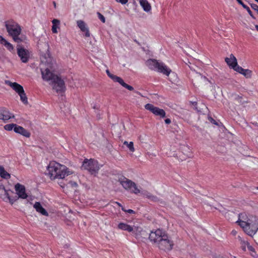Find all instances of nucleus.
I'll list each match as a JSON object with an SVG mask.
<instances>
[{
    "mask_svg": "<svg viewBox=\"0 0 258 258\" xmlns=\"http://www.w3.org/2000/svg\"><path fill=\"white\" fill-rule=\"evenodd\" d=\"M135 42L139 43L136 40H135Z\"/></svg>",
    "mask_w": 258,
    "mask_h": 258,
    "instance_id": "obj_56",
    "label": "nucleus"
},
{
    "mask_svg": "<svg viewBox=\"0 0 258 258\" xmlns=\"http://www.w3.org/2000/svg\"><path fill=\"white\" fill-rule=\"evenodd\" d=\"M242 75L246 79H250L252 76V71L249 69H244L241 67H237L236 71Z\"/></svg>",
    "mask_w": 258,
    "mask_h": 258,
    "instance_id": "obj_18",
    "label": "nucleus"
},
{
    "mask_svg": "<svg viewBox=\"0 0 258 258\" xmlns=\"http://www.w3.org/2000/svg\"><path fill=\"white\" fill-rule=\"evenodd\" d=\"M190 103L192 104L194 106H196L197 105V102H190Z\"/></svg>",
    "mask_w": 258,
    "mask_h": 258,
    "instance_id": "obj_48",
    "label": "nucleus"
},
{
    "mask_svg": "<svg viewBox=\"0 0 258 258\" xmlns=\"http://www.w3.org/2000/svg\"><path fill=\"white\" fill-rule=\"evenodd\" d=\"M14 41L18 43H20L21 42H24L26 41V37L25 36H20V35H16V36L12 37Z\"/></svg>",
    "mask_w": 258,
    "mask_h": 258,
    "instance_id": "obj_32",
    "label": "nucleus"
},
{
    "mask_svg": "<svg viewBox=\"0 0 258 258\" xmlns=\"http://www.w3.org/2000/svg\"><path fill=\"white\" fill-rule=\"evenodd\" d=\"M5 83L11 87L18 94H20L21 92H23L22 91L24 90L23 86L16 82H12L9 80H6Z\"/></svg>",
    "mask_w": 258,
    "mask_h": 258,
    "instance_id": "obj_16",
    "label": "nucleus"
},
{
    "mask_svg": "<svg viewBox=\"0 0 258 258\" xmlns=\"http://www.w3.org/2000/svg\"><path fill=\"white\" fill-rule=\"evenodd\" d=\"M2 185V184L0 183V185Z\"/></svg>",
    "mask_w": 258,
    "mask_h": 258,
    "instance_id": "obj_60",
    "label": "nucleus"
},
{
    "mask_svg": "<svg viewBox=\"0 0 258 258\" xmlns=\"http://www.w3.org/2000/svg\"><path fill=\"white\" fill-rule=\"evenodd\" d=\"M255 28L256 29V30L258 31V25H255Z\"/></svg>",
    "mask_w": 258,
    "mask_h": 258,
    "instance_id": "obj_50",
    "label": "nucleus"
},
{
    "mask_svg": "<svg viewBox=\"0 0 258 258\" xmlns=\"http://www.w3.org/2000/svg\"><path fill=\"white\" fill-rule=\"evenodd\" d=\"M74 173V171L73 170L70 169L68 168H66V176L72 175Z\"/></svg>",
    "mask_w": 258,
    "mask_h": 258,
    "instance_id": "obj_39",
    "label": "nucleus"
},
{
    "mask_svg": "<svg viewBox=\"0 0 258 258\" xmlns=\"http://www.w3.org/2000/svg\"><path fill=\"white\" fill-rule=\"evenodd\" d=\"M82 169L87 170L91 174L96 176L100 169L98 162L93 159H85L81 167Z\"/></svg>",
    "mask_w": 258,
    "mask_h": 258,
    "instance_id": "obj_4",
    "label": "nucleus"
},
{
    "mask_svg": "<svg viewBox=\"0 0 258 258\" xmlns=\"http://www.w3.org/2000/svg\"><path fill=\"white\" fill-rule=\"evenodd\" d=\"M257 189H258V187H257Z\"/></svg>",
    "mask_w": 258,
    "mask_h": 258,
    "instance_id": "obj_61",
    "label": "nucleus"
},
{
    "mask_svg": "<svg viewBox=\"0 0 258 258\" xmlns=\"http://www.w3.org/2000/svg\"><path fill=\"white\" fill-rule=\"evenodd\" d=\"M231 102L236 105L239 106L244 104L246 101L243 100V97L242 95H239L237 94H232L231 95Z\"/></svg>",
    "mask_w": 258,
    "mask_h": 258,
    "instance_id": "obj_15",
    "label": "nucleus"
},
{
    "mask_svg": "<svg viewBox=\"0 0 258 258\" xmlns=\"http://www.w3.org/2000/svg\"><path fill=\"white\" fill-rule=\"evenodd\" d=\"M17 54L20 57L21 60L23 63H26L28 61L30 53L28 50L24 49L20 44L17 46Z\"/></svg>",
    "mask_w": 258,
    "mask_h": 258,
    "instance_id": "obj_11",
    "label": "nucleus"
},
{
    "mask_svg": "<svg viewBox=\"0 0 258 258\" xmlns=\"http://www.w3.org/2000/svg\"><path fill=\"white\" fill-rule=\"evenodd\" d=\"M14 131L15 133L20 134L27 138H29L30 136V133L27 130H25L22 126L17 124L14 128Z\"/></svg>",
    "mask_w": 258,
    "mask_h": 258,
    "instance_id": "obj_19",
    "label": "nucleus"
},
{
    "mask_svg": "<svg viewBox=\"0 0 258 258\" xmlns=\"http://www.w3.org/2000/svg\"><path fill=\"white\" fill-rule=\"evenodd\" d=\"M251 8L256 11L258 13V6H257L256 4H251Z\"/></svg>",
    "mask_w": 258,
    "mask_h": 258,
    "instance_id": "obj_41",
    "label": "nucleus"
},
{
    "mask_svg": "<svg viewBox=\"0 0 258 258\" xmlns=\"http://www.w3.org/2000/svg\"><path fill=\"white\" fill-rule=\"evenodd\" d=\"M14 117V116L12 115L10 112L5 109H2L0 110V119L5 121L9 120L11 118Z\"/></svg>",
    "mask_w": 258,
    "mask_h": 258,
    "instance_id": "obj_20",
    "label": "nucleus"
},
{
    "mask_svg": "<svg viewBox=\"0 0 258 258\" xmlns=\"http://www.w3.org/2000/svg\"><path fill=\"white\" fill-rule=\"evenodd\" d=\"M254 1L258 3V0H254Z\"/></svg>",
    "mask_w": 258,
    "mask_h": 258,
    "instance_id": "obj_57",
    "label": "nucleus"
},
{
    "mask_svg": "<svg viewBox=\"0 0 258 258\" xmlns=\"http://www.w3.org/2000/svg\"><path fill=\"white\" fill-rule=\"evenodd\" d=\"M165 122L166 123V124H170L171 123V120L169 119V118H166L165 120Z\"/></svg>",
    "mask_w": 258,
    "mask_h": 258,
    "instance_id": "obj_45",
    "label": "nucleus"
},
{
    "mask_svg": "<svg viewBox=\"0 0 258 258\" xmlns=\"http://www.w3.org/2000/svg\"><path fill=\"white\" fill-rule=\"evenodd\" d=\"M247 234L252 236L258 230V217L250 216L247 219Z\"/></svg>",
    "mask_w": 258,
    "mask_h": 258,
    "instance_id": "obj_8",
    "label": "nucleus"
},
{
    "mask_svg": "<svg viewBox=\"0 0 258 258\" xmlns=\"http://www.w3.org/2000/svg\"><path fill=\"white\" fill-rule=\"evenodd\" d=\"M237 2L238 3V4H239L240 5H241L242 6V7L245 9L247 11V12L248 13V14L250 15V16L253 19H254V16H253L252 15V12L251 11V10H250L249 8L248 7H247L246 5H245L242 2L241 0H236Z\"/></svg>",
    "mask_w": 258,
    "mask_h": 258,
    "instance_id": "obj_34",
    "label": "nucleus"
},
{
    "mask_svg": "<svg viewBox=\"0 0 258 258\" xmlns=\"http://www.w3.org/2000/svg\"><path fill=\"white\" fill-rule=\"evenodd\" d=\"M149 239L157 247L165 251L172 250L174 245L173 241L167 232L161 229L151 231Z\"/></svg>",
    "mask_w": 258,
    "mask_h": 258,
    "instance_id": "obj_2",
    "label": "nucleus"
},
{
    "mask_svg": "<svg viewBox=\"0 0 258 258\" xmlns=\"http://www.w3.org/2000/svg\"><path fill=\"white\" fill-rule=\"evenodd\" d=\"M41 61L43 64H47L48 66V67L45 69H41L42 79L49 82L52 90L62 100L64 93V83L60 77L53 73L49 70L48 68H51L52 64V58L49 53H46L41 56Z\"/></svg>",
    "mask_w": 258,
    "mask_h": 258,
    "instance_id": "obj_1",
    "label": "nucleus"
},
{
    "mask_svg": "<svg viewBox=\"0 0 258 258\" xmlns=\"http://www.w3.org/2000/svg\"><path fill=\"white\" fill-rule=\"evenodd\" d=\"M182 151H184L183 154L185 155V157H181V159L182 160H186V158H190L191 157V153L189 148L185 146H183L181 148Z\"/></svg>",
    "mask_w": 258,
    "mask_h": 258,
    "instance_id": "obj_24",
    "label": "nucleus"
},
{
    "mask_svg": "<svg viewBox=\"0 0 258 258\" xmlns=\"http://www.w3.org/2000/svg\"><path fill=\"white\" fill-rule=\"evenodd\" d=\"M140 4L144 10L146 12H149L151 10V6L147 0H140Z\"/></svg>",
    "mask_w": 258,
    "mask_h": 258,
    "instance_id": "obj_23",
    "label": "nucleus"
},
{
    "mask_svg": "<svg viewBox=\"0 0 258 258\" xmlns=\"http://www.w3.org/2000/svg\"><path fill=\"white\" fill-rule=\"evenodd\" d=\"M5 26L9 35L12 37L16 35H20L21 33V26L13 20L5 22Z\"/></svg>",
    "mask_w": 258,
    "mask_h": 258,
    "instance_id": "obj_6",
    "label": "nucleus"
},
{
    "mask_svg": "<svg viewBox=\"0 0 258 258\" xmlns=\"http://www.w3.org/2000/svg\"><path fill=\"white\" fill-rule=\"evenodd\" d=\"M143 195L147 198H148L149 200L154 201V202H158L159 201V198L155 196L152 195L151 193L145 191L144 193H143Z\"/></svg>",
    "mask_w": 258,
    "mask_h": 258,
    "instance_id": "obj_27",
    "label": "nucleus"
},
{
    "mask_svg": "<svg viewBox=\"0 0 258 258\" xmlns=\"http://www.w3.org/2000/svg\"><path fill=\"white\" fill-rule=\"evenodd\" d=\"M145 108L146 109L151 111L155 115L159 116L162 118H164L166 116L165 111L163 109L154 106L152 104L148 103L146 104Z\"/></svg>",
    "mask_w": 258,
    "mask_h": 258,
    "instance_id": "obj_10",
    "label": "nucleus"
},
{
    "mask_svg": "<svg viewBox=\"0 0 258 258\" xmlns=\"http://www.w3.org/2000/svg\"><path fill=\"white\" fill-rule=\"evenodd\" d=\"M236 223H238V225L243 229L244 231L247 233V220L246 221L238 220Z\"/></svg>",
    "mask_w": 258,
    "mask_h": 258,
    "instance_id": "obj_31",
    "label": "nucleus"
},
{
    "mask_svg": "<svg viewBox=\"0 0 258 258\" xmlns=\"http://www.w3.org/2000/svg\"><path fill=\"white\" fill-rule=\"evenodd\" d=\"M146 65L151 70H156L158 72L169 76L171 70L168 68L163 63L159 62L155 59H149L146 61Z\"/></svg>",
    "mask_w": 258,
    "mask_h": 258,
    "instance_id": "obj_5",
    "label": "nucleus"
},
{
    "mask_svg": "<svg viewBox=\"0 0 258 258\" xmlns=\"http://www.w3.org/2000/svg\"><path fill=\"white\" fill-rule=\"evenodd\" d=\"M0 175L2 178L7 179L11 177L10 174L5 170L3 167L0 168Z\"/></svg>",
    "mask_w": 258,
    "mask_h": 258,
    "instance_id": "obj_29",
    "label": "nucleus"
},
{
    "mask_svg": "<svg viewBox=\"0 0 258 258\" xmlns=\"http://www.w3.org/2000/svg\"><path fill=\"white\" fill-rule=\"evenodd\" d=\"M69 184H70L72 188H73L75 190H77L78 187V184L76 181H70L69 182Z\"/></svg>",
    "mask_w": 258,
    "mask_h": 258,
    "instance_id": "obj_38",
    "label": "nucleus"
},
{
    "mask_svg": "<svg viewBox=\"0 0 258 258\" xmlns=\"http://www.w3.org/2000/svg\"><path fill=\"white\" fill-rule=\"evenodd\" d=\"M121 209L122 211L126 212V210H125L124 208L122 206L121 207Z\"/></svg>",
    "mask_w": 258,
    "mask_h": 258,
    "instance_id": "obj_51",
    "label": "nucleus"
},
{
    "mask_svg": "<svg viewBox=\"0 0 258 258\" xmlns=\"http://www.w3.org/2000/svg\"><path fill=\"white\" fill-rule=\"evenodd\" d=\"M3 37L2 36L0 35V41H1V40L3 39Z\"/></svg>",
    "mask_w": 258,
    "mask_h": 258,
    "instance_id": "obj_52",
    "label": "nucleus"
},
{
    "mask_svg": "<svg viewBox=\"0 0 258 258\" xmlns=\"http://www.w3.org/2000/svg\"><path fill=\"white\" fill-rule=\"evenodd\" d=\"M123 144L126 146V147L128 148L131 152H135V149L134 147V143L133 142H130V143H128L127 141H124L123 142Z\"/></svg>",
    "mask_w": 258,
    "mask_h": 258,
    "instance_id": "obj_36",
    "label": "nucleus"
},
{
    "mask_svg": "<svg viewBox=\"0 0 258 258\" xmlns=\"http://www.w3.org/2000/svg\"><path fill=\"white\" fill-rule=\"evenodd\" d=\"M116 204L119 206V207H122V205L118 202H116Z\"/></svg>",
    "mask_w": 258,
    "mask_h": 258,
    "instance_id": "obj_49",
    "label": "nucleus"
},
{
    "mask_svg": "<svg viewBox=\"0 0 258 258\" xmlns=\"http://www.w3.org/2000/svg\"><path fill=\"white\" fill-rule=\"evenodd\" d=\"M53 4H54V7H55V6H56L55 3V2H53Z\"/></svg>",
    "mask_w": 258,
    "mask_h": 258,
    "instance_id": "obj_55",
    "label": "nucleus"
},
{
    "mask_svg": "<svg viewBox=\"0 0 258 258\" xmlns=\"http://www.w3.org/2000/svg\"><path fill=\"white\" fill-rule=\"evenodd\" d=\"M15 126H16V124H14V123L8 124H6L4 126V128L7 131H12V130H14Z\"/></svg>",
    "mask_w": 258,
    "mask_h": 258,
    "instance_id": "obj_37",
    "label": "nucleus"
},
{
    "mask_svg": "<svg viewBox=\"0 0 258 258\" xmlns=\"http://www.w3.org/2000/svg\"><path fill=\"white\" fill-rule=\"evenodd\" d=\"M74 177H75L76 178H78V176H76V175H74Z\"/></svg>",
    "mask_w": 258,
    "mask_h": 258,
    "instance_id": "obj_54",
    "label": "nucleus"
},
{
    "mask_svg": "<svg viewBox=\"0 0 258 258\" xmlns=\"http://www.w3.org/2000/svg\"><path fill=\"white\" fill-rule=\"evenodd\" d=\"M126 212L130 213V214L135 213V212L133 210H131V209L126 210Z\"/></svg>",
    "mask_w": 258,
    "mask_h": 258,
    "instance_id": "obj_47",
    "label": "nucleus"
},
{
    "mask_svg": "<svg viewBox=\"0 0 258 258\" xmlns=\"http://www.w3.org/2000/svg\"><path fill=\"white\" fill-rule=\"evenodd\" d=\"M196 110H198V111H200L199 110H198V109L197 108V107H195V108Z\"/></svg>",
    "mask_w": 258,
    "mask_h": 258,
    "instance_id": "obj_53",
    "label": "nucleus"
},
{
    "mask_svg": "<svg viewBox=\"0 0 258 258\" xmlns=\"http://www.w3.org/2000/svg\"><path fill=\"white\" fill-rule=\"evenodd\" d=\"M237 233V232L236 230H233L232 231H231V234L232 235H233V236H235Z\"/></svg>",
    "mask_w": 258,
    "mask_h": 258,
    "instance_id": "obj_46",
    "label": "nucleus"
},
{
    "mask_svg": "<svg viewBox=\"0 0 258 258\" xmlns=\"http://www.w3.org/2000/svg\"><path fill=\"white\" fill-rule=\"evenodd\" d=\"M97 15L99 18V19L103 22V23H105V19L104 18V17L99 12H97Z\"/></svg>",
    "mask_w": 258,
    "mask_h": 258,
    "instance_id": "obj_40",
    "label": "nucleus"
},
{
    "mask_svg": "<svg viewBox=\"0 0 258 258\" xmlns=\"http://www.w3.org/2000/svg\"><path fill=\"white\" fill-rule=\"evenodd\" d=\"M0 42L2 44L4 45L6 47H7V48L10 51L13 50L14 47L12 44L8 42L4 38H3Z\"/></svg>",
    "mask_w": 258,
    "mask_h": 258,
    "instance_id": "obj_28",
    "label": "nucleus"
},
{
    "mask_svg": "<svg viewBox=\"0 0 258 258\" xmlns=\"http://www.w3.org/2000/svg\"><path fill=\"white\" fill-rule=\"evenodd\" d=\"M116 2L121 3V4H125L127 3L128 0H115Z\"/></svg>",
    "mask_w": 258,
    "mask_h": 258,
    "instance_id": "obj_42",
    "label": "nucleus"
},
{
    "mask_svg": "<svg viewBox=\"0 0 258 258\" xmlns=\"http://www.w3.org/2000/svg\"><path fill=\"white\" fill-rule=\"evenodd\" d=\"M22 92H21L20 94H18L20 97V99L22 101V102L25 104H27L28 103V99L26 95V93H25L24 90L22 91Z\"/></svg>",
    "mask_w": 258,
    "mask_h": 258,
    "instance_id": "obj_33",
    "label": "nucleus"
},
{
    "mask_svg": "<svg viewBox=\"0 0 258 258\" xmlns=\"http://www.w3.org/2000/svg\"><path fill=\"white\" fill-rule=\"evenodd\" d=\"M132 228L133 230H131L132 234L136 238H139L142 234L143 229L140 227L135 226H133Z\"/></svg>",
    "mask_w": 258,
    "mask_h": 258,
    "instance_id": "obj_22",
    "label": "nucleus"
},
{
    "mask_svg": "<svg viewBox=\"0 0 258 258\" xmlns=\"http://www.w3.org/2000/svg\"><path fill=\"white\" fill-rule=\"evenodd\" d=\"M33 207L38 213H40L41 215L46 216H48V213L45 209L42 207L40 202H35L33 205Z\"/></svg>",
    "mask_w": 258,
    "mask_h": 258,
    "instance_id": "obj_21",
    "label": "nucleus"
},
{
    "mask_svg": "<svg viewBox=\"0 0 258 258\" xmlns=\"http://www.w3.org/2000/svg\"><path fill=\"white\" fill-rule=\"evenodd\" d=\"M15 190L17 196L12 197V199L15 200V203L19 199L25 200L28 197V195L26 193V188L24 185L17 183L15 185Z\"/></svg>",
    "mask_w": 258,
    "mask_h": 258,
    "instance_id": "obj_9",
    "label": "nucleus"
},
{
    "mask_svg": "<svg viewBox=\"0 0 258 258\" xmlns=\"http://www.w3.org/2000/svg\"><path fill=\"white\" fill-rule=\"evenodd\" d=\"M247 248L251 251H254V248L252 247V246L250 245L249 244L247 246Z\"/></svg>",
    "mask_w": 258,
    "mask_h": 258,
    "instance_id": "obj_44",
    "label": "nucleus"
},
{
    "mask_svg": "<svg viewBox=\"0 0 258 258\" xmlns=\"http://www.w3.org/2000/svg\"><path fill=\"white\" fill-rule=\"evenodd\" d=\"M225 61L229 68L233 69L235 71H237V67H240L238 65L236 58L233 54H231L229 57H226Z\"/></svg>",
    "mask_w": 258,
    "mask_h": 258,
    "instance_id": "obj_14",
    "label": "nucleus"
},
{
    "mask_svg": "<svg viewBox=\"0 0 258 258\" xmlns=\"http://www.w3.org/2000/svg\"><path fill=\"white\" fill-rule=\"evenodd\" d=\"M186 53L190 55V56H192V57L196 58L198 56V53L192 49L190 48H188L186 50Z\"/></svg>",
    "mask_w": 258,
    "mask_h": 258,
    "instance_id": "obj_35",
    "label": "nucleus"
},
{
    "mask_svg": "<svg viewBox=\"0 0 258 258\" xmlns=\"http://www.w3.org/2000/svg\"><path fill=\"white\" fill-rule=\"evenodd\" d=\"M52 32L53 33H57V29H59V25H60V21L57 19H53L52 21Z\"/></svg>",
    "mask_w": 258,
    "mask_h": 258,
    "instance_id": "obj_26",
    "label": "nucleus"
},
{
    "mask_svg": "<svg viewBox=\"0 0 258 258\" xmlns=\"http://www.w3.org/2000/svg\"><path fill=\"white\" fill-rule=\"evenodd\" d=\"M106 72L109 77L111 78L113 81L119 83L122 87L130 91L134 90V88L132 86L125 83L120 77L111 74L108 70H107Z\"/></svg>",
    "mask_w": 258,
    "mask_h": 258,
    "instance_id": "obj_12",
    "label": "nucleus"
},
{
    "mask_svg": "<svg viewBox=\"0 0 258 258\" xmlns=\"http://www.w3.org/2000/svg\"><path fill=\"white\" fill-rule=\"evenodd\" d=\"M118 182L126 190H131L132 192L135 194L140 192V190L138 188L136 184L126 178H120Z\"/></svg>",
    "mask_w": 258,
    "mask_h": 258,
    "instance_id": "obj_7",
    "label": "nucleus"
},
{
    "mask_svg": "<svg viewBox=\"0 0 258 258\" xmlns=\"http://www.w3.org/2000/svg\"><path fill=\"white\" fill-rule=\"evenodd\" d=\"M45 174L51 180H56L62 188L64 187V166L55 161H51L47 167Z\"/></svg>",
    "mask_w": 258,
    "mask_h": 258,
    "instance_id": "obj_3",
    "label": "nucleus"
},
{
    "mask_svg": "<svg viewBox=\"0 0 258 258\" xmlns=\"http://www.w3.org/2000/svg\"><path fill=\"white\" fill-rule=\"evenodd\" d=\"M209 120L211 121V122L212 123H213V124H216V125H217V124H217V122H216V121L214 119H213L211 117H209Z\"/></svg>",
    "mask_w": 258,
    "mask_h": 258,
    "instance_id": "obj_43",
    "label": "nucleus"
},
{
    "mask_svg": "<svg viewBox=\"0 0 258 258\" xmlns=\"http://www.w3.org/2000/svg\"><path fill=\"white\" fill-rule=\"evenodd\" d=\"M237 239L240 242V244L241 245L242 249L245 251L246 250V246L247 247V246L249 244L248 242L246 240H245L244 239H243L241 236H238Z\"/></svg>",
    "mask_w": 258,
    "mask_h": 258,
    "instance_id": "obj_30",
    "label": "nucleus"
},
{
    "mask_svg": "<svg viewBox=\"0 0 258 258\" xmlns=\"http://www.w3.org/2000/svg\"><path fill=\"white\" fill-rule=\"evenodd\" d=\"M0 198L5 202H7V200H8L11 205L15 203V200L12 199V197L9 195V190H6L3 185H0Z\"/></svg>",
    "mask_w": 258,
    "mask_h": 258,
    "instance_id": "obj_13",
    "label": "nucleus"
},
{
    "mask_svg": "<svg viewBox=\"0 0 258 258\" xmlns=\"http://www.w3.org/2000/svg\"><path fill=\"white\" fill-rule=\"evenodd\" d=\"M77 25L80 29L82 32L85 33V35L87 37L90 36V33L89 32V28L87 27L86 24L82 20H79L77 22Z\"/></svg>",
    "mask_w": 258,
    "mask_h": 258,
    "instance_id": "obj_17",
    "label": "nucleus"
},
{
    "mask_svg": "<svg viewBox=\"0 0 258 258\" xmlns=\"http://www.w3.org/2000/svg\"><path fill=\"white\" fill-rule=\"evenodd\" d=\"M3 167V166H0V168H1V167Z\"/></svg>",
    "mask_w": 258,
    "mask_h": 258,
    "instance_id": "obj_59",
    "label": "nucleus"
},
{
    "mask_svg": "<svg viewBox=\"0 0 258 258\" xmlns=\"http://www.w3.org/2000/svg\"><path fill=\"white\" fill-rule=\"evenodd\" d=\"M118 228L122 230L127 231L131 232V230H133L132 226L128 225L124 223H120L118 225Z\"/></svg>",
    "mask_w": 258,
    "mask_h": 258,
    "instance_id": "obj_25",
    "label": "nucleus"
},
{
    "mask_svg": "<svg viewBox=\"0 0 258 258\" xmlns=\"http://www.w3.org/2000/svg\"><path fill=\"white\" fill-rule=\"evenodd\" d=\"M10 191H11V192H12V193H13V192H13V191H12V190H10Z\"/></svg>",
    "mask_w": 258,
    "mask_h": 258,
    "instance_id": "obj_58",
    "label": "nucleus"
}]
</instances>
